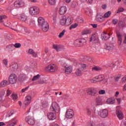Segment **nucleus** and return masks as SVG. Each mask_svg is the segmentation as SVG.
Wrapping results in <instances>:
<instances>
[{"mask_svg": "<svg viewBox=\"0 0 126 126\" xmlns=\"http://www.w3.org/2000/svg\"><path fill=\"white\" fill-rule=\"evenodd\" d=\"M91 30H85L82 32V35H87L88 34H91Z\"/></svg>", "mask_w": 126, "mask_h": 126, "instance_id": "nucleus-36", "label": "nucleus"}, {"mask_svg": "<svg viewBox=\"0 0 126 126\" xmlns=\"http://www.w3.org/2000/svg\"><path fill=\"white\" fill-rule=\"evenodd\" d=\"M28 53L30 55H32V57H34V58H37V53L34 52V50L32 49H29Z\"/></svg>", "mask_w": 126, "mask_h": 126, "instance_id": "nucleus-31", "label": "nucleus"}, {"mask_svg": "<svg viewBox=\"0 0 126 126\" xmlns=\"http://www.w3.org/2000/svg\"><path fill=\"white\" fill-rule=\"evenodd\" d=\"M37 21L38 26L41 27L42 31L43 32H48L49 28H50L48 22L45 21V19L42 17H39Z\"/></svg>", "mask_w": 126, "mask_h": 126, "instance_id": "nucleus-1", "label": "nucleus"}, {"mask_svg": "<svg viewBox=\"0 0 126 126\" xmlns=\"http://www.w3.org/2000/svg\"><path fill=\"white\" fill-rule=\"evenodd\" d=\"M30 103H31V101L27 100V99H25V100L24 101V104L26 106H28V105H29V104H30Z\"/></svg>", "mask_w": 126, "mask_h": 126, "instance_id": "nucleus-50", "label": "nucleus"}, {"mask_svg": "<svg viewBox=\"0 0 126 126\" xmlns=\"http://www.w3.org/2000/svg\"><path fill=\"white\" fill-rule=\"evenodd\" d=\"M82 72H83V71L78 68L75 71V74L77 76H81L82 75Z\"/></svg>", "mask_w": 126, "mask_h": 126, "instance_id": "nucleus-30", "label": "nucleus"}, {"mask_svg": "<svg viewBox=\"0 0 126 126\" xmlns=\"http://www.w3.org/2000/svg\"><path fill=\"white\" fill-rule=\"evenodd\" d=\"M90 82L92 83H96L97 82V81L94 79H92L90 80Z\"/></svg>", "mask_w": 126, "mask_h": 126, "instance_id": "nucleus-60", "label": "nucleus"}, {"mask_svg": "<svg viewBox=\"0 0 126 126\" xmlns=\"http://www.w3.org/2000/svg\"><path fill=\"white\" fill-rule=\"evenodd\" d=\"M17 81V76L15 74H11L9 76V82L10 84H14Z\"/></svg>", "mask_w": 126, "mask_h": 126, "instance_id": "nucleus-7", "label": "nucleus"}, {"mask_svg": "<svg viewBox=\"0 0 126 126\" xmlns=\"http://www.w3.org/2000/svg\"><path fill=\"white\" fill-rule=\"evenodd\" d=\"M45 70L48 72H56L58 70V66L55 64H49L45 68Z\"/></svg>", "mask_w": 126, "mask_h": 126, "instance_id": "nucleus-3", "label": "nucleus"}, {"mask_svg": "<svg viewBox=\"0 0 126 126\" xmlns=\"http://www.w3.org/2000/svg\"><path fill=\"white\" fill-rule=\"evenodd\" d=\"M5 94V91L4 90H2L0 92V97H1V96H3Z\"/></svg>", "mask_w": 126, "mask_h": 126, "instance_id": "nucleus-55", "label": "nucleus"}, {"mask_svg": "<svg viewBox=\"0 0 126 126\" xmlns=\"http://www.w3.org/2000/svg\"><path fill=\"white\" fill-rule=\"evenodd\" d=\"M74 45L75 46V47H77L78 48H80V47H82L81 46V45L80 44V42L79 41V39H76L75 40L74 43Z\"/></svg>", "mask_w": 126, "mask_h": 126, "instance_id": "nucleus-32", "label": "nucleus"}, {"mask_svg": "<svg viewBox=\"0 0 126 126\" xmlns=\"http://www.w3.org/2000/svg\"><path fill=\"white\" fill-rule=\"evenodd\" d=\"M48 1L50 5H55L56 4V0H48Z\"/></svg>", "mask_w": 126, "mask_h": 126, "instance_id": "nucleus-41", "label": "nucleus"}, {"mask_svg": "<svg viewBox=\"0 0 126 126\" xmlns=\"http://www.w3.org/2000/svg\"><path fill=\"white\" fill-rule=\"evenodd\" d=\"M118 19H114L112 20V23L114 25H116L118 23Z\"/></svg>", "mask_w": 126, "mask_h": 126, "instance_id": "nucleus-53", "label": "nucleus"}, {"mask_svg": "<svg viewBox=\"0 0 126 126\" xmlns=\"http://www.w3.org/2000/svg\"><path fill=\"white\" fill-rule=\"evenodd\" d=\"M106 49L108 51H111V50H113V49H114V46L112 45H107Z\"/></svg>", "mask_w": 126, "mask_h": 126, "instance_id": "nucleus-43", "label": "nucleus"}, {"mask_svg": "<svg viewBox=\"0 0 126 126\" xmlns=\"http://www.w3.org/2000/svg\"><path fill=\"white\" fill-rule=\"evenodd\" d=\"M25 120L26 122L28 123L29 125H30V126H34V125H35V122H36L34 117L30 116H27Z\"/></svg>", "mask_w": 126, "mask_h": 126, "instance_id": "nucleus-5", "label": "nucleus"}, {"mask_svg": "<svg viewBox=\"0 0 126 126\" xmlns=\"http://www.w3.org/2000/svg\"><path fill=\"white\" fill-rule=\"evenodd\" d=\"M53 48L57 51L60 52L61 50V45L58 44H53Z\"/></svg>", "mask_w": 126, "mask_h": 126, "instance_id": "nucleus-26", "label": "nucleus"}, {"mask_svg": "<svg viewBox=\"0 0 126 126\" xmlns=\"http://www.w3.org/2000/svg\"><path fill=\"white\" fill-rule=\"evenodd\" d=\"M21 4H22V1L19 0H16L14 3L15 7H20Z\"/></svg>", "mask_w": 126, "mask_h": 126, "instance_id": "nucleus-22", "label": "nucleus"}, {"mask_svg": "<svg viewBox=\"0 0 126 126\" xmlns=\"http://www.w3.org/2000/svg\"><path fill=\"white\" fill-rule=\"evenodd\" d=\"M116 35L118 38V43L119 45H122L123 43V34H122L120 32H116Z\"/></svg>", "mask_w": 126, "mask_h": 126, "instance_id": "nucleus-13", "label": "nucleus"}, {"mask_svg": "<svg viewBox=\"0 0 126 126\" xmlns=\"http://www.w3.org/2000/svg\"><path fill=\"white\" fill-rule=\"evenodd\" d=\"M16 124H17L16 118H13L10 122H6V126H16Z\"/></svg>", "mask_w": 126, "mask_h": 126, "instance_id": "nucleus-12", "label": "nucleus"}, {"mask_svg": "<svg viewBox=\"0 0 126 126\" xmlns=\"http://www.w3.org/2000/svg\"><path fill=\"white\" fill-rule=\"evenodd\" d=\"M18 95L16 94H12V98L13 100H16L17 99Z\"/></svg>", "mask_w": 126, "mask_h": 126, "instance_id": "nucleus-51", "label": "nucleus"}, {"mask_svg": "<svg viewBox=\"0 0 126 126\" xmlns=\"http://www.w3.org/2000/svg\"><path fill=\"white\" fill-rule=\"evenodd\" d=\"M41 76H40V74H37L36 75H35L33 77V78L32 79V81H35V80H38L39 78H40Z\"/></svg>", "mask_w": 126, "mask_h": 126, "instance_id": "nucleus-40", "label": "nucleus"}, {"mask_svg": "<svg viewBox=\"0 0 126 126\" xmlns=\"http://www.w3.org/2000/svg\"><path fill=\"white\" fill-rule=\"evenodd\" d=\"M24 31L26 33H29V30H28L27 28H24Z\"/></svg>", "mask_w": 126, "mask_h": 126, "instance_id": "nucleus-63", "label": "nucleus"}, {"mask_svg": "<svg viewBox=\"0 0 126 126\" xmlns=\"http://www.w3.org/2000/svg\"><path fill=\"white\" fill-rule=\"evenodd\" d=\"M78 22L79 23H83V22H84V20H83V18L79 19L78 20Z\"/></svg>", "mask_w": 126, "mask_h": 126, "instance_id": "nucleus-59", "label": "nucleus"}, {"mask_svg": "<svg viewBox=\"0 0 126 126\" xmlns=\"http://www.w3.org/2000/svg\"><path fill=\"white\" fill-rule=\"evenodd\" d=\"M105 93L106 91L104 90H101L98 92V94H99V95H103V94H105Z\"/></svg>", "mask_w": 126, "mask_h": 126, "instance_id": "nucleus-47", "label": "nucleus"}, {"mask_svg": "<svg viewBox=\"0 0 126 126\" xmlns=\"http://www.w3.org/2000/svg\"><path fill=\"white\" fill-rule=\"evenodd\" d=\"M98 114L101 118H107L108 117V110L106 109L100 110L98 112Z\"/></svg>", "mask_w": 126, "mask_h": 126, "instance_id": "nucleus-10", "label": "nucleus"}, {"mask_svg": "<svg viewBox=\"0 0 126 126\" xmlns=\"http://www.w3.org/2000/svg\"><path fill=\"white\" fill-rule=\"evenodd\" d=\"M67 11V9L65 6H62L60 8L59 10V13L61 15H63L65 12Z\"/></svg>", "mask_w": 126, "mask_h": 126, "instance_id": "nucleus-16", "label": "nucleus"}, {"mask_svg": "<svg viewBox=\"0 0 126 126\" xmlns=\"http://www.w3.org/2000/svg\"><path fill=\"white\" fill-rule=\"evenodd\" d=\"M74 113L72 109H68L66 112L65 117L67 119H71L73 117Z\"/></svg>", "mask_w": 126, "mask_h": 126, "instance_id": "nucleus-11", "label": "nucleus"}, {"mask_svg": "<svg viewBox=\"0 0 126 126\" xmlns=\"http://www.w3.org/2000/svg\"><path fill=\"white\" fill-rule=\"evenodd\" d=\"M3 63L6 67H8V61L7 59L3 60Z\"/></svg>", "mask_w": 126, "mask_h": 126, "instance_id": "nucleus-42", "label": "nucleus"}, {"mask_svg": "<svg viewBox=\"0 0 126 126\" xmlns=\"http://www.w3.org/2000/svg\"><path fill=\"white\" fill-rule=\"evenodd\" d=\"M12 93V92L10 91V90L8 89L7 90V96H9V95H10V94H11Z\"/></svg>", "mask_w": 126, "mask_h": 126, "instance_id": "nucleus-57", "label": "nucleus"}, {"mask_svg": "<svg viewBox=\"0 0 126 126\" xmlns=\"http://www.w3.org/2000/svg\"><path fill=\"white\" fill-rule=\"evenodd\" d=\"M72 22H71V18L70 17H68L66 18V17H65V24L66 26H68V25H70Z\"/></svg>", "mask_w": 126, "mask_h": 126, "instance_id": "nucleus-25", "label": "nucleus"}, {"mask_svg": "<svg viewBox=\"0 0 126 126\" xmlns=\"http://www.w3.org/2000/svg\"><path fill=\"white\" fill-rule=\"evenodd\" d=\"M121 81L122 83H126V77H124L122 78Z\"/></svg>", "mask_w": 126, "mask_h": 126, "instance_id": "nucleus-56", "label": "nucleus"}, {"mask_svg": "<svg viewBox=\"0 0 126 126\" xmlns=\"http://www.w3.org/2000/svg\"><path fill=\"white\" fill-rule=\"evenodd\" d=\"M9 46V47H15V48L18 49L21 47V44L19 43H16L15 44H10Z\"/></svg>", "mask_w": 126, "mask_h": 126, "instance_id": "nucleus-33", "label": "nucleus"}, {"mask_svg": "<svg viewBox=\"0 0 126 126\" xmlns=\"http://www.w3.org/2000/svg\"><path fill=\"white\" fill-rule=\"evenodd\" d=\"M50 112L59 114V113L61 112V108H60L59 104H58V103L56 102H52L50 107Z\"/></svg>", "mask_w": 126, "mask_h": 126, "instance_id": "nucleus-2", "label": "nucleus"}, {"mask_svg": "<svg viewBox=\"0 0 126 126\" xmlns=\"http://www.w3.org/2000/svg\"><path fill=\"white\" fill-rule=\"evenodd\" d=\"M7 18V17L5 15H0V23H3V19H6Z\"/></svg>", "mask_w": 126, "mask_h": 126, "instance_id": "nucleus-38", "label": "nucleus"}, {"mask_svg": "<svg viewBox=\"0 0 126 126\" xmlns=\"http://www.w3.org/2000/svg\"><path fill=\"white\" fill-rule=\"evenodd\" d=\"M106 103L109 104H114L115 103V99L112 98H108L106 100Z\"/></svg>", "mask_w": 126, "mask_h": 126, "instance_id": "nucleus-34", "label": "nucleus"}, {"mask_svg": "<svg viewBox=\"0 0 126 126\" xmlns=\"http://www.w3.org/2000/svg\"><path fill=\"white\" fill-rule=\"evenodd\" d=\"M78 26V25L76 23L72 24L70 26L69 29L70 30H71V29H74V28H76Z\"/></svg>", "mask_w": 126, "mask_h": 126, "instance_id": "nucleus-45", "label": "nucleus"}, {"mask_svg": "<svg viewBox=\"0 0 126 126\" xmlns=\"http://www.w3.org/2000/svg\"><path fill=\"white\" fill-rule=\"evenodd\" d=\"M95 79H96L97 82L103 81L105 79V77L103 75H100L96 76Z\"/></svg>", "mask_w": 126, "mask_h": 126, "instance_id": "nucleus-20", "label": "nucleus"}, {"mask_svg": "<svg viewBox=\"0 0 126 126\" xmlns=\"http://www.w3.org/2000/svg\"><path fill=\"white\" fill-rule=\"evenodd\" d=\"M101 37L103 40H108L110 38V34L107 33L106 32H103L101 34Z\"/></svg>", "mask_w": 126, "mask_h": 126, "instance_id": "nucleus-21", "label": "nucleus"}, {"mask_svg": "<svg viewBox=\"0 0 126 126\" xmlns=\"http://www.w3.org/2000/svg\"><path fill=\"white\" fill-rule=\"evenodd\" d=\"M55 112H49L47 114V118L50 121H54L57 119V115Z\"/></svg>", "mask_w": 126, "mask_h": 126, "instance_id": "nucleus-9", "label": "nucleus"}, {"mask_svg": "<svg viewBox=\"0 0 126 126\" xmlns=\"http://www.w3.org/2000/svg\"><path fill=\"white\" fill-rule=\"evenodd\" d=\"M9 83L7 80H4L2 81L0 84V87H5L8 85Z\"/></svg>", "mask_w": 126, "mask_h": 126, "instance_id": "nucleus-27", "label": "nucleus"}, {"mask_svg": "<svg viewBox=\"0 0 126 126\" xmlns=\"http://www.w3.org/2000/svg\"><path fill=\"white\" fill-rule=\"evenodd\" d=\"M121 126H126V122L122 123Z\"/></svg>", "mask_w": 126, "mask_h": 126, "instance_id": "nucleus-64", "label": "nucleus"}, {"mask_svg": "<svg viewBox=\"0 0 126 126\" xmlns=\"http://www.w3.org/2000/svg\"><path fill=\"white\" fill-rule=\"evenodd\" d=\"M111 14H112V12L108 11L104 15L103 17L104 18H108V17H110V15H111Z\"/></svg>", "mask_w": 126, "mask_h": 126, "instance_id": "nucleus-39", "label": "nucleus"}, {"mask_svg": "<svg viewBox=\"0 0 126 126\" xmlns=\"http://www.w3.org/2000/svg\"><path fill=\"white\" fill-rule=\"evenodd\" d=\"M40 13V8L37 6L32 7L30 9V14L31 15H38Z\"/></svg>", "mask_w": 126, "mask_h": 126, "instance_id": "nucleus-4", "label": "nucleus"}, {"mask_svg": "<svg viewBox=\"0 0 126 126\" xmlns=\"http://www.w3.org/2000/svg\"><path fill=\"white\" fill-rule=\"evenodd\" d=\"M71 72H72V66H69L65 67V73H66L67 74H69V73H71Z\"/></svg>", "mask_w": 126, "mask_h": 126, "instance_id": "nucleus-18", "label": "nucleus"}, {"mask_svg": "<svg viewBox=\"0 0 126 126\" xmlns=\"http://www.w3.org/2000/svg\"><path fill=\"white\" fill-rule=\"evenodd\" d=\"M92 71H98L99 70H102V67L99 66H94L92 69Z\"/></svg>", "mask_w": 126, "mask_h": 126, "instance_id": "nucleus-37", "label": "nucleus"}, {"mask_svg": "<svg viewBox=\"0 0 126 126\" xmlns=\"http://www.w3.org/2000/svg\"><path fill=\"white\" fill-rule=\"evenodd\" d=\"M18 19L22 22H25V23H28L29 22V19L28 17L25 14H21L18 16Z\"/></svg>", "mask_w": 126, "mask_h": 126, "instance_id": "nucleus-6", "label": "nucleus"}, {"mask_svg": "<svg viewBox=\"0 0 126 126\" xmlns=\"http://www.w3.org/2000/svg\"><path fill=\"white\" fill-rule=\"evenodd\" d=\"M79 69L80 70H82V71H84L87 67V65L86 64H82V63H80L79 64Z\"/></svg>", "mask_w": 126, "mask_h": 126, "instance_id": "nucleus-23", "label": "nucleus"}, {"mask_svg": "<svg viewBox=\"0 0 126 126\" xmlns=\"http://www.w3.org/2000/svg\"><path fill=\"white\" fill-rule=\"evenodd\" d=\"M18 68V65L16 63H13L10 66L11 71H15Z\"/></svg>", "mask_w": 126, "mask_h": 126, "instance_id": "nucleus-19", "label": "nucleus"}, {"mask_svg": "<svg viewBox=\"0 0 126 126\" xmlns=\"http://www.w3.org/2000/svg\"><path fill=\"white\" fill-rule=\"evenodd\" d=\"M28 88H29V87H27L24 89H23L21 91L22 93H24V92H25L26 91H27V90H28Z\"/></svg>", "mask_w": 126, "mask_h": 126, "instance_id": "nucleus-58", "label": "nucleus"}, {"mask_svg": "<svg viewBox=\"0 0 126 126\" xmlns=\"http://www.w3.org/2000/svg\"><path fill=\"white\" fill-rule=\"evenodd\" d=\"M86 1L88 3H90V4H91L92 2H93V0H86Z\"/></svg>", "mask_w": 126, "mask_h": 126, "instance_id": "nucleus-61", "label": "nucleus"}, {"mask_svg": "<svg viewBox=\"0 0 126 126\" xmlns=\"http://www.w3.org/2000/svg\"><path fill=\"white\" fill-rule=\"evenodd\" d=\"M60 23L61 24V25H65L66 26L65 16H62V19L60 20Z\"/></svg>", "mask_w": 126, "mask_h": 126, "instance_id": "nucleus-28", "label": "nucleus"}, {"mask_svg": "<svg viewBox=\"0 0 126 126\" xmlns=\"http://www.w3.org/2000/svg\"><path fill=\"white\" fill-rule=\"evenodd\" d=\"M18 79L19 82L22 83L27 79V76L25 74H20L18 77Z\"/></svg>", "mask_w": 126, "mask_h": 126, "instance_id": "nucleus-14", "label": "nucleus"}, {"mask_svg": "<svg viewBox=\"0 0 126 126\" xmlns=\"http://www.w3.org/2000/svg\"><path fill=\"white\" fill-rule=\"evenodd\" d=\"M118 26L119 28H124V27H126V23L121 21L118 23Z\"/></svg>", "mask_w": 126, "mask_h": 126, "instance_id": "nucleus-35", "label": "nucleus"}, {"mask_svg": "<svg viewBox=\"0 0 126 126\" xmlns=\"http://www.w3.org/2000/svg\"><path fill=\"white\" fill-rule=\"evenodd\" d=\"M79 41H80V44H81L82 47H83L84 45H86V42H87L86 39L84 38L79 39Z\"/></svg>", "mask_w": 126, "mask_h": 126, "instance_id": "nucleus-29", "label": "nucleus"}, {"mask_svg": "<svg viewBox=\"0 0 126 126\" xmlns=\"http://www.w3.org/2000/svg\"><path fill=\"white\" fill-rule=\"evenodd\" d=\"M88 95L90 96H95L97 94V91L94 88H89L87 90Z\"/></svg>", "mask_w": 126, "mask_h": 126, "instance_id": "nucleus-8", "label": "nucleus"}, {"mask_svg": "<svg viewBox=\"0 0 126 126\" xmlns=\"http://www.w3.org/2000/svg\"><path fill=\"white\" fill-rule=\"evenodd\" d=\"M96 102L97 105H101V99H100V98H96Z\"/></svg>", "mask_w": 126, "mask_h": 126, "instance_id": "nucleus-48", "label": "nucleus"}, {"mask_svg": "<svg viewBox=\"0 0 126 126\" xmlns=\"http://www.w3.org/2000/svg\"><path fill=\"white\" fill-rule=\"evenodd\" d=\"M92 41H93L94 43L95 44L99 42V38H98V36L96 35V34L93 35L90 38V42H92Z\"/></svg>", "mask_w": 126, "mask_h": 126, "instance_id": "nucleus-15", "label": "nucleus"}, {"mask_svg": "<svg viewBox=\"0 0 126 126\" xmlns=\"http://www.w3.org/2000/svg\"><path fill=\"white\" fill-rule=\"evenodd\" d=\"M125 11V9L123 7L119 8L117 11V13H121V12H123Z\"/></svg>", "mask_w": 126, "mask_h": 126, "instance_id": "nucleus-49", "label": "nucleus"}, {"mask_svg": "<svg viewBox=\"0 0 126 126\" xmlns=\"http://www.w3.org/2000/svg\"><path fill=\"white\" fill-rule=\"evenodd\" d=\"M87 115L88 116H91V114H92V112L91 111V109L89 108H87L86 109Z\"/></svg>", "mask_w": 126, "mask_h": 126, "instance_id": "nucleus-44", "label": "nucleus"}, {"mask_svg": "<svg viewBox=\"0 0 126 126\" xmlns=\"http://www.w3.org/2000/svg\"><path fill=\"white\" fill-rule=\"evenodd\" d=\"M116 114L117 115L118 119H119L120 120H123L124 119V114L121 111L117 110Z\"/></svg>", "mask_w": 126, "mask_h": 126, "instance_id": "nucleus-17", "label": "nucleus"}, {"mask_svg": "<svg viewBox=\"0 0 126 126\" xmlns=\"http://www.w3.org/2000/svg\"><path fill=\"white\" fill-rule=\"evenodd\" d=\"M26 100L28 101H31V100H32V96H31V95H27L26 97Z\"/></svg>", "mask_w": 126, "mask_h": 126, "instance_id": "nucleus-52", "label": "nucleus"}, {"mask_svg": "<svg viewBox=\"0 0 126 126\" xmlns=\"http://www.w3.org/2000/svg\"><path fill=\"white\" fill-rule=\"evenodd\" d=\"M102 8L103 9H106L107 8V5L106 4H103L102 5Z\"/></svg>", "mask_w": 126, "mask_h": 126, "instance_id": "nucleus-62", "label": "nucleus"}, {"mask_svg": "<svg viewBox=\"0 0 126 126\" xmlns=\"http://www.w3.org/2000/svg\"><path fill=\"white\" fill-rule=\"evenodd\" d=\"M121 75H119L117 76H116L115 77H114V79L115 80H116V81H119V80H120V78H121Z\"/></svg>", "mask_w": 126, "mask_h": 126, "instance_id": "nucleus-54", "label": "nucleus"}, {"mask_svg": "<svg viewBox=\"0 0 126 126\" xmlns=\"http://www.w3.org/2000/svg\"><path fill=\"white\" fill-rule=\"evenodd\" d=\"M64 33H65V30H63L60 33L59 38H62V37H63Z\"/></svg>", "mask_w": 126, "mask_h": 126, "instance_id": "nucleus-46", "label": "nucleus"}, {"mask_svg": "<svg viewBox=\"0 0 126 126\" xmlns=\"http://www.w3.org/2000/svg\"><path fill=\"white\" fill-rule=\"evenodd\" d=\"M96 20L99 22H103V21H104V16L100 15H97L96 17Z\"/></svg>", "mask_w": 126, "mask_h": 126, "instance_id": "nucleus-24", "label": "nucleus"}]
</instances>
